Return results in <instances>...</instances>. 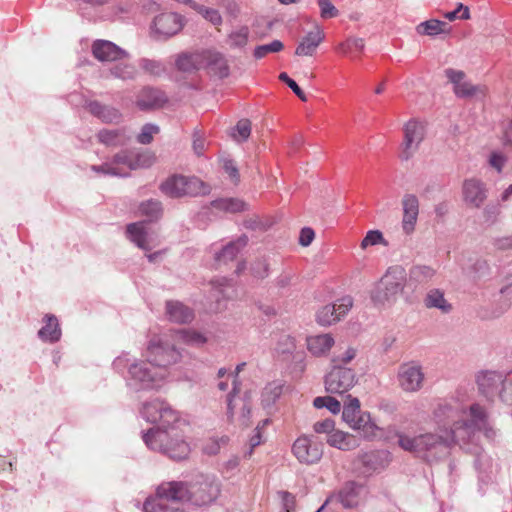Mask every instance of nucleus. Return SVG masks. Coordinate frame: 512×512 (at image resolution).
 Segmentation results:
<instances>
[{"label":"nucleus","instance_id":"obj_1","mask_svg":"<svg viewBox=\"0 0 512 512\" xmlns=\"http://www.w3.org/2000/svg\"><path fill=\"white\" fill-rule=\"evenodd\" d=\"M431 420L439 432L454 439L459 447H467V443L475 439L476 433H483L489 440L496 435L483 406L468 404L457 397L436 400L431 410Z\"/></svg>","mask_w":512,"mask_h":512},{"label":"nucleus","instance_id":"obj_2","mask_svg":"<svg viewBox=\"0 0 512 512\" xmlns=\"http://www.w3.org/2000/svg\"><path fill=\"white\" fill-rule=\"evenodd\" d=\"M141 415L147 422L156 424L142 435L150 450L162 453L173 460H182L188 456L189 445L178 429L179 413L167 402L160 399L145 402Z\"/></svg>","mask_w":512,"mask_h":512},{"label":"nucleus","instance_id":"obj_3","mask_svg":"<svg viewBox=\"0 0 512 512\" xmlns=\"http://www.w3.org/2000/svg\"><path fill=\"white\" fill-rule=\"evenodd\" d=\"M396 436L399 447L429 464L445 458L451 448L457 445L454 439L439 431L420 433L413 437L399 432Z\"/></svg>","mask_w":512,"mask_h":512},{"label":"nucleus","instance_id":"obj_4","mask_svg":"<svg viewBox=\"0 0 512 512\" xmlns=\"http://www.w3.org/2000/svg\"><path fill=\"white\" fill-rule=\"evenodd\" d=\"M407 273L402 266H391L370 292L371 301L376 306L392 305L404 291Z\"/></svg>","mask_w":512,"mask_h":512},{"label":"nucleus","instance_id":"obj_5","mask_svg":"<svg viewBox=\"0 0 512 512\" xmlns=\"http://www.w3.org/2000/svg\"><path fill=\"white\" fill-rule=\"evenodd\" d=\"M184 483L170 481L161 483L154 496L146 498L143 504L144 512H186L179 506L184 502Z\"/></svg>","mask_w":512,"mask_h":512},{"label":"nucleus","instance_id":"obj_6","mask_svg":"<svg viewBox=\"0 0 512 512\" xmlns=\"http://www.w3.org/2000/svg\"><path fill=\"white\" fill-rule=\"evenodd\" d=\"M479 392L488 400L496 396L506 404H512V372L504 375L497 371H484L478 374Z\"/></svg>","mask_w":512,"mask_h":512},{"label":"nucleus","instance_id":"obj_7","mask_svg":"<svg viewBox=\"0 0 512 512\" xmlns=\"http://www.w3.org/2000/svg\"><path fill=\"white\" fill-rule=\"evenodd\" d=\"M162 193L171 198L198 197L208 195L209 184L195 176L173 175L160 185Z\"/></svg>","mask_w":512,"mask_h":512},{"label":"nucleus","instance_id":"obj_8","mask_svg":"<svg viewBox=\"0 0 512 512\" xmlns=\"http://www.w3.org/2000/svg\"><path fill=\"white\" fill-rule=\"evenodd\" d=\"M184 500L196 506L214 502L220 494L221 485L213 475H199L187 486L184 483Z\"/></svg>","mask_w":512,"mask_h":512},{"label":"nucleus","instance_id":"obj_9","mask_svg":"<svg viewBox=\"0 0 512 512\" xmlns=\"http://www.w3.org/2000/svg\"><path fill=\"white\" fill-rule=\"evenodd\" d=\"M129 385L136 390L153 389L168 376L165 368H157L147 358L146 361H137L129 365Z\"/></svg>","mask_w":512,"mask_h":512},{"label":"nucleus","instance_id":"obj_10","mask_svg":"<svg viewBox=\"0 0 512 512\" xmlns=\"http://www.w3.org/2000/svg\"><path fill=\"white\" fill-rule=\"evenodd\" d=\"M479 435L480 433H476L475 439L467 443V447L460 448L475 456L474 466L478 473L479 481L487 484L496 477L499 467L498 463L483 451L479 445Z\"/></svg>","mask_w":512,"mask_h":512},{"label":"nucleus","instance_id":"obj_11","mask_svg":"<svg viewBox=\"0 0 512 512\" xmlns=\"http://www.w3.org/2000/svg\"><path fill=\"white\" fill-rule=\"evenodd\" d=\"M182 355L174 345L161 337H153L146 349V358L157 368H165L180 361Z\"/></svg>","mask_w":512,"mask_h":512},{"label":"nucleus","instance_id":"obj_12","mask_svg":"<svg viewBox=\"0 0 512 512\" xmlns=\"http://www.w3.org/2000/svg\"><path fill=\"white\" fill-rule=\"evenodd\" d=\"M185 18L169 12L157 15L151 25V36L155 40H166L178 34L184 27Z\"/></svg>","mask_w":512,"mask_h":512},{"label":"nucleus","instance_id":"obj_13","mask_svg":"<svg viewBox=\"0 0 512 512\" xmlns=\"http://www.w3.org/2000/svg\"><path fill=\"white\" fill-rule=\"evenodd\" d=\"M357 382L356 374L351 368L332 366L325 376V389L331 394H344Z\"/></svg>","mask_w":512,"mask_h":512},{"label":"nucleus","instance_id":"obj_14","mask_svg":"<svg viewBox=\"0 0 512 512\" xmlns=\"http://www.w3.org/2000/svg\"><path fill=\"white\" fill-rule=\"evenodd\" d=\"M292 451L301 463L314 464L322 458L323 444L314 437L302 436L294 442Z\"/></svg>","mask_w":512,"mask_h":512},{"label":"nucleus","instance_id":"obj_15","mask_svg":"<svg viewBox=\"0 0 512 512\" xmlns=\"http://www.w3.org/2000/svg\"><path fill=\"white\" fill-rule=\"evenodd\" d=\"M425 137V129L422 123L410 120L404 126V141L400 154L402 160L410 159L418 150Z\"/></svg>","mask_w":512,"mask_h":512},{"label":"nucleus","instance_id":"obj_16","mask_svg":"<svg viewBox=\"0 0 512 512\" xmlns=\"http://www.w3.org/2000/svg\"><path fill=\"white\" fill-rule=\"evenodd\" d=\"M353 305V299L350 296L342 297L337 303L325 305L316 315L317 322L323 326H329L339 321L345 316Z\"/></svg>","mask_w":512,"mask_h":512},{"label":"nucleus","instance_id":"obj_17","mask_svg":"<svg viewBox=\"0 0 512 512\" xmlns=\"http://www.w3.org/2000/svg\"><path fill=\"white\" fill-rule=\"evenodd\" d=\"M400 387L406 392L419 391L423 386L424 373L421 366L415 363H406L398 371Z\"/></svg>","mask_w":512,"mask_h":512},{"label":"nucleus","instance_id":"obj_18","mask_svg":"<svg viewBox=\"0 0 512 512\" xmlns=\"http://www.w3.org/2000/svg\"><path fill=\"white\" fill-rule=\"evenodd\" d=\"M93 56L101 62H115L129 57V53L108 40H96L92 44Z\"/></svg>","mask_w":512,"mask_h":512},{"label":"nucleus","instance_id":"obj_19","mask_svg":"<svg viewBox=\"0 0 512 512\" xmlns=\"http://www.w3.org/2000/svg\"><path fill=\"white\" fill-rule=\"evenodd\" d=\"M364 492L363 485L349 481L337 493L331 494L329 498H333V502L340 503L344 508H353L360 503Z\"/></svg>","mask_w":512,"mask_h":512},{"label":"nucleus","instance_id":"obj_20","mask_svg":"<svg viewBox=\"0 0 512 512\" xmlns=\"http://www.w3.org/2000/svg\"><path fill=\"white\" fill-rule=\"evenodd\" d=\"M168 101L164 91L159 88L146 86L141 89L137 96L136 105L142 110H152L162 108Z\"/></svg>","mask_w":512,"mask_h":512},{"label":"nucleus","instance_id":"obj_21","mask_svg":"<svg viewBox=\"0 0 512 512\" xmlns=\"http://www.w3.org/2000/svg\"><path fill=\"white\" fill-rule=\"evenodd\" d=\"M402 230L406 235L414 232L419 215V200L414 194H405L402 198Z\"/></svg>","mask_w":512,"mask_h":512},{"label":"nucleus","instance_id":"obj_22","mask_svg":"<svg viewBox=\"0 0 512 512\" xmlns=\"http://www.w3.org/2000/svg\"><path fill=\"white\" fill-rule=\"evenodd\" d=\"M463 196L468 204L479 208L487 198L486 186L478 179H467L463 183Z\"/></svg>","mask_w":512,"mask_h":512},{"label":"nucleus","instance_id":"obj_23","mask_svg":"<svg viewBox=\"0 0 512 512\" xmlns=\"http://www.w3.org/2000/svg\"><path fill=\"white\" fill-rule=\"evenodd\" d=\"M98 141L106 146H125L132 138L130 130L126 127L117 129H102L97 133Z\"/></svg>","mask_w":512,"mask_h":512},{"label":"nucleus","instance_id":"obj_24","mask_svg":"<svg viewBox=\"0 0 512 512\" xmlns=\"http://www.w3.org/2000/svg\"><path fill=\"white\" fill-rule=\"evenodd\" d=\"M203 65L208 67L219 78L227 77L230 72L225 56L218 51H204Z\"/></svg>","mask_w":512,"mask_h":512},{"label":"nucleus","instance_id":"obj_25","mask_svg":"<svg viewBox=\"0 0 512 512\" xmlns=\"http://www.w3.org/2000/svg\"><path fill=\"white\" fill-rule=\"evenodd\" d=\"M126 236L142 250H151L149 234L144 221L130 223L126 226Z\"/></svg>","mask_w":512,"mask_h":512},{"label":"nucleus","instance_id":"obj_26","mask_svg":"<svg viewBox=\"0 0 512 512\" xmlns=\"http://www.w3.org/2000/svg\"><path fill=\"white\" fill-rule=\"evenodd\" d=\"M44 325L37 335L43 342L56 343L61 339L62 331L57 317L53 314H46L43 318Z\"/></svg>","mask_w":512,"mask_h":512},{"label":"nucleus","instance_id":"obj_27","mask_svg":"<svg viewBox=\"0 0 512 512\" xmlns=\"http://www.w3.org/2000/svg\"><path fill=\"white\" fill-rule=\"evenodd\" d=\"M86 108L92 115L105 123H118L122 117L118 109L112 106L101 104L98 101L87 102Z\"/></svg>","mask_w":512,"mask_h":512},{"label":"nucleus","instance_id":"obj_28","mask_svg":"<svg viewBox=\"0 0 512 512\" xmlns=\"http://www.w3.org/2000/svg\"><path fill=\"white\" fill-rule=\"evenodd\" d=\"M323 39V31L320 27L316 26L313 31L307 33V35L299 42L295 50V54L298 56H312Z\"/></svg>","mask_w":512,"mask_h":512},{"label":"nucleus","instance_id":"obj_29","mask_svg":"<svg viewBox=\"0 0 512 512\" xmlns=\"http://www.w3.org/2000/svg\"><path fill=\"white\" fill-rule=\"evenodd\" d=\"M334 343V338L330 334H319L306 338L308 351L316 357L326 355Z\"/></svg>","mask_w":512,"mask_h":512},{"label":"nucleus","instance_id":"obj_30","mask_svg":"<svg viewBox=\"0 0 512 512\" xmlns=\"http://www.w3.org/2000/svg\"><path fill=\"white\" fill-rule=\"evenodd\" d=\"M166 313L170 321L179 324L189 323L194 319L193 310L178 301H168Z\"/></svg>","mask_w":512,"mask_h":512},{"label":"nucleus","instance_id":"obj_31","mask_svg":"<svg viewBox=\"0 0 512 512\" xmlns=\"http://www.w3.org/2000/svg\"><path fill=\"white\" fill-rule=\"evenodd\" d=\"M353 430L359 432V434L368 440H372L377 437L379 428L372 422L371 416L368 412H361L358 417L349 425Z\"/></svg>","mask_w":512,"mask_h":512},{"label":"nucleus","instance_id":"obj_32","mask_svg":"<svg viewBox=\"0 0 512 512\" xmlns=\"http://www.w3.org/2000/svg\"><path fill=\"white\" fill-rule=\"evenodd\" d=\"M326 441L330 446L343 451L353 450L359 446V440L355 436L340 430L328 435Z\"/></svg>","mask_w":512,"mask_h":512},{"label":"nucleus","instance_id":"obj_33","mask_svg":"<svg viewBox=\"0 0 512 512\" xmlns=\"http://www.w3.org/2000/svg\"><path fill=\"white\" fill-rule=\"evenodd\" d=\"M415 31L417 34L422 36L435 37L440 34L450 33L451 27H449V25L444 21L438 19H429L419 23L415 27Z\"/></svg>","mask_w":512,"mask_h":512},{"label":"nucleus","instance_id":"obj_34","mask_svg":"<svg viewBox=\"0 0 512 512\" xmlns=\"http://www.w3.org/2000/svg\"><path fill=\"white\" fill-rule=\"evenodd\" d=\"M176 68L185 73H191L198 70L203 65L202 53H181L175 60Z\"/></svg>","mask_w":512,"mask_h":512},{"label":"nucleus","instance_id":"obj_35","mask_svg":"<svg viewBox=\"0 0 512 512\" xmlns=\"http://www.w3.org/2000/svg\"><path fill=\"white\" fill-rule=\"evenodd\" d=\"M248 236L243 234L235 241H231L223 247L221 252L216 254V260L219 262H228L233 260L238 253L248 244Z\"/></svg>","mask_w":512,"mask_h":512},{"label":"nucleus","instance_id":"obj_36","mask_svg":"<svg viewBox=\"0 0 512 512\" xmlns=\"http://www.w3.org/2000/svg\"><path fill=\"white\" fill-rule=\"evenodd\" d=\"M435 275V270L427 265H414L410 268L409 274V284L410 285H419L425 284L429 282Z\"/></svg>","mask_w":512,"mask_h":512},{"label":"nucleus","instance_id":"obj_37","mask_svg":"<svg viewBox=\"0 0 512 512\" xmlns=\"http://www.w3.org/2000/svg\"><path fill=\"white\" fill-rule=\"evenodd\" d=\"M246 363H240L236 366V369L234 371V380H233V388L232 391L227 396V411L226 415L229 421L234 420V410L237 407L238 403L236 401V396L240 392V383L238 381V374L243 370Z\"/></svg>","mask_w":512,"mask_h":512},{"label":"nucleus","instance_id":"obj_38","mask_svg":"<svg viewBox=\"0 0 512 512\" xmlns=\"http://www.w3.org/2000/svg\"><path fill=\"white\" fill-rule=\"evenodd\" d=\"M138 212L141 216H145L150 222H153L162 217L163 206L161 201L157 199H148L139 204Z\"/></svg>","mask_w":512,"mask_h":512},{"label":"nucleus","instance_id":"obj_39","mask_svg":"<svg viewBox=\"0 0 512 512\" xmlns=\"http://www.w3.org/2000/svg\"><path fill=\"white\" fill-rule=\"evenodd\" d=\"M284 384L281 381L268 383L262 392V405L267 408L272 406L283 392Z\"/></svg>","mask_w":512,"mask_h":512},{"label":"nucleus","instance_id":"obj_40","mask_svg":"<svg viewBox=\"0 0 512 512\" xmlns=\"http://www.w3.org/2000/svg\"><path fill=\"white\" fill-rule=\"evenodd\" d=\"M425 305L428 308H436L448 313L452 306L444 298V293L439 289L430 290L425 298Z\"/></svg>","mask_w":512,"mask_h":512},{"label":"nucleus","instance_id":"obj_41","mask_svg":"<svg viewBox=\"0 0 512 512\" xmlns=\"http://www.w3.org/2000/svg\"><path fill=\"white\" fill-rule=\"evenodd\" d=\"M114 78L121 80H134L138 75V70L131 63L118 62L109 69Z\"/></svg>","mask_w":512,"mask_h":512},{"label":"nucleus","instance_id":"obj_42","mask_svg":"<svg viewBox=\"0 0 512 512\" xmlns=\"http://www.w3.org/2000/svg\"><path fill=\"white\" fill-rule=\"evenodd\" d=\"M174 337L187 345L200 346L206 343L207 338L194 330L190 329H179L174 333Z\"/></svg>","mask_w":512,"mask_h":512},{"label":"nucleus","instance_id":"obj_43","mask_svg":"<svg viewBox=\"0 0 512 512\" xmlns=\"http://www.w3.org/2000/svg\"><path fill=\"white\" fill-rule=\"evenodd\" d=\"M211 205L215 209L230 213H237L246 210V203L237 198L217 199L212 201Z\"/></svg>","mask_w":512,"mask_h":512},{"label":"nucleus","instance_id":"obj_44","mask_svg":"<svg viewBox=\"0 0 512 512\" xmlns=\"http://www.w3.org/2000/svg\"><path fill=\"white\" fill-rule=\"evenodd\" d=\"M346 398L347 401H345L343 405L342 418L350 425L362 411L360 410V401L358 398L352 397L351 395H347Z\"/></svg>","mask_w":512,"mask_h":512},{"label":"nucleus","instance_id":"obj_45","mask_svg":"<svg viewBox=\"0 0 512 512\" xmlns=\"http://www.w3.org/2000/svg\"><path fill=\"white\" fill-rule=\"evenodd\" d=\"M138 65L145 73L154 77H160L166 72L164 63L159 60L141 58Z\"/></svg>","mask_w":512,"mask_h":512},{"label":"nucleus","instance_id":"obj_46","mask_svg":"<svg viewBox=\"0 0 512 512\" xmlns=\"http://www.w3.org/2000/svg\"><path fill=\"white\" fill-rule=\"evenodd\" d=\"M133 170L149 168L155 162V155L149 150H133Z\"/></svg>","mask_w":512,"mask_h":512},{"label":"nucleus","instance_id":"obj_47","mask_svg":"<svg viewBox=\"0 0 512 512\" xmlns=\"http://www.w3.org/2000/svg\"><path fill=\"white\" fill-rule=\"evenodd\" d=\"M248 37L249 28L242 26L228 35V45L231 48H243L248 42Z\"/></svg>","mask_w":512,"mask_h":512},{"label":"nucleus","instance_id":"obj_48","mask_svg":"<svg viewBox=\"0 0 512 512\" xmlns=\"http://www.w3.org/2000/svg\"><path fill=\"white\" fill-rule=\"evenodd\" d=\"M133 150L124 149L116 153L111 162L113 166L121 167L124 171L128 172L133 170Z\"/></svg>","mask_w":512,"mask_h":512},{"label":"nucleus","instance_id":"obj_49","mask_svg":"<svg viewBox=\"0 0 512 512\" xmlns=\"http://www.w3.org/2000/svg\"><path fill=\"white\" fill-rule=\"evenodd\" d=\"M91 169L96 173H102L104 175L115 176V177H128L129 173L124 171L121 167L113 166L110 161L104 162L101 165H93Z\"/></svg>","mask_w":512,"mask_h":512},{"label":"nucleus","instance_id":"obj_50","mask_svg":"<svg viewBox=\"0 0 512 512\" xmlns=\"http://www.w3.org/2000/svg\"><path fill=\"white\" fill-rule=\"evenodd\" d=\"M284 48L280 40H273L269 44L259 45L254 49L253 55L256 59H262L269 53L280 52Z\"/></svg>","mask_w":512,"mask_h":512},{"label":"nucleus","instance_id":"obj_51","mask_svg":"<svg viewBox=\"0 0 512 512\" xmlns=\"http://www.w3.org/2000/svg\"><path fill=\"white\" fill-rule=\"evenodd\" d=\"M195 11L201 14L207 21L215 26L220 25L223 21L222 16L217 9L208 8L198 4L195 6Z\"/></svg>","mask_w":512,"mask_h":512},{"label":"nucleus","instance_id":"obj_52","mask_svg":"<svg viewBox=\"0 0 512 512\" xmlns=\"http://www.w3.org/2000/svg\"><path fill=\"white\" fill-rule=\"evenodd\" d=\"M295 339L290 335H282L276 346V351L282 355H291L295 352Z\"/></svg>","mask_w":512,"mask_h":512},{"label":"nucleus","instance_id":"obj_53","mask_svg":"<svg viewBox=\"0 0 512 512\" xmlns=\"http://www.w3.org/2000/svg\"><path fill=\"white\" fill-rule=\"evenodd\" d=\"M236 133H233V138L238 142L246 141L251 134V122L248 119H241L237 122L235 127Z\"/></svg>","mask_w":512,"mask_h":512},{"label":"nucleus","instance_id":"obj_54","mask_svg":"<svg viewBox=\"0 0 512 512\" xmlns=\"http://www.w3.org/2000/svg\"><path fill=\"white\" fill-rule=\"evenodd\" d=\"M377 244L387 245L383 234L379 230H370L367 232L366 236L363 238L361 242V248L366 249L368 246H374Z\"/></svg>","mask_w":512,"mask_h":512},{"label":"nucleus","instance_id":"obj_55","mask_svg":"<svg viewBox=\"0 0 512 512\" xmlns=\"http://www.w3.org/2000/svg\"><path fill=\"white\" fill-rule=\"evenodd\" d=\"M239 402L242 404V407L238 421L241 425L248 426L250 424L251 417V403L249 394L246 393L242 399H239Z\"/></svg>","mask_w":512,"mask_h":512},{"label":"nucleus","instance_id":"obj_56","mask_svg":"<svg viewBox=\"0 0 512 512\" xmlns=\"http://www.w3.org/2000/svg\"><path fill=\"white\" fill-rule=\"evenodd\" d=\"M453 90L456 96L460 98H467L475 95L480 90V87L472 85L470 82L463 80Z\"/></svg>","mask_w":512,"mask_h":512},{"label":"nucleus","instance_id":"obj_57","mask_svg":"<svg viewBox=\"0 0 512 512\" xmlns=\"http://www.w3.org/2000/svg\"><path fill=\"white\" fill-rule=\"evenodd\" d=\"M158 131H159L158 126L150 124V123L145 124L142 127L141 132L137 136V141L140 144H144V145L150 144L153 140V135L158 133Z\"/></svg>","mask_w":512,"mask_h":512},{"label":"nucleus","instance_id":"obj_58","mask_svg":"<svg viewBox=\"0 0 512 512\" xmlns=\"http://www.w3.org/2000/svg\"><path fill=\"white\" fill-rule=\"evenodd\" d=\"M356 357V350L354 348H348L342 354L334 355L331 360L332 366L346 367Z\"/></svg>","mask_w":512,"mask_h":512},{"label":"nucleus","instance_id":"obj_59","mask_svg":"<svg viewBox=\"0 0 512 512\" xmlns=\"http://www.w3.org/2000/svg\"><path fill=\"white\" fill-rule=\"evenodd\" d=\"M317 4L320 8V15L323 19H329L338 16L339 11L331 3L330 0H317Z\"/></svg>","mask_w":512,"mask_h":512},{"label":"nucleus","instance_id":"obj_60","mask_svg":"<svg viewBox=\"0 0 512 512\" xmlns=\"http://www.w3.org/2000/svg\"><path fill=\"white\" fill-rule=\"evenodd\" d=\"M251 272L254 277L263 279L268 276L269 264L265 259H257L251 266Z\"/></svg>","mask_w":512,"mask_h":512},{"label":"nucleus","instance_id":"obj_61","mask_svg":"<svg viewBox=\"0 0 512 512\" xmlns=\"http://www.w3.org/2000/svg\"><path fill=\"white\" fill-rule=\"evenodd\" d=\"M500 213L501 207L499 204H488L483 210L485 222L495 224Z\"/></svg>","mask_w":512,"mask_h":512},{"label":"nucleus","instance_id":"obj_62","mask_svg":"<svg viewBox=\"0 0 512 512\" xmlns=\"http://www.w3.org/2000/svg\"><path fill=\"white\" fill-rule=\"evenodd\" d=\"M279 79L284 82L285 84H287V86L297 95V97H299L302 101H307V97L305 95V93L302 91V89L299 87V85L293 80L291 79L287 73L285 72H282L280 75H279Z\"/></svg>","mask_w":512,"mask_h":512},{"label":"nucleus","instance_id":"obj_63","mask_svg":"<svg viewBox=\"0 0 512 512\" xmlns=\"http://www.w3.org/2000/svg\"><path fill=\"white\" fill-rule=\"evenodd\" d=\"M223 169L229 175L230 179L233 182L237 183L239 181V171L235 162L232 159L223 160Z\"/></svg>","mask_w":512,"mask_h":512},{"label":"nucleus","instance_id":"obj_64","mask_svg":"<svg viewBox=\"0 0 512 512\" xmlns=\"http://www.w3.org/2000/svg\"><path fill=\"white\" fill-rule=\"evenodd\" d=\"M493 246L501 251L512 250V234L495 238Z\"/></svg>","mask_w":512,"mask_h":512}]
</instances>
